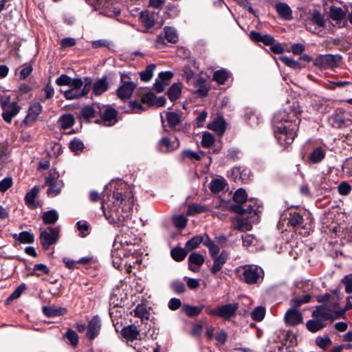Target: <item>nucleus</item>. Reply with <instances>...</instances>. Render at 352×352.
Returning a JSON list of instances; mask_svg holds the SVG:
<instances>
[{"mask_svg": "<svg viewBox=\"0 0 352 352\" xmlns=\"http://www.w3.org/2000/svg\"><path fill=\"white\" fill-rule=\"evenodd\" d=\"M352 191V186L348 182H342L338 186V192L341 195H349Z\"/></svg>", "mask_w": 352, "mask_h": 352, "instance_id": "nucleus-62", "label": "nucleus"}, {"mask_svg": "<svg viewBox=\"0 0 352 352\" xmlns=\"http://www.w3.org/2000/svg\"><path fill=\"white\" fill-rule=\"evenodd\" d=\"M1 107L3 111L2 117L8 123L11 122L12 118L16 116L21 109L15 102H10L8 99L2 101Z\"/></svg>", "mask_w": 352, "mask_h": 352, "instance_id": "nucleus-10", "label": "nucleus"}, {"mask_svg": "<svg viewBox=\"0 0 352 352\" xmlns=\"http://www.w3.org/2000/svg\"><path fill=\"white\" fill-rule=\"evenodd\" d=\"M95 106L98 108L100 112V104L85 105L82 107L80 115L85 120V122H89L91 118H95L98 113L97 109Z\"/></svg>", "mask_w": 352, "mask_h": 352, "instance_id": "nucleus-26", "label": "nucleus"}, {"mask_svg": "<svg viewBox=\"0 0 352 352\" xmlns=\"http://www.w3.org/2000/svg\"><path fill=\"white\" fill-rule=\"evenodd\" d=\"M100 116L102 118L103 124L105 126H113L117 122L118 111L113 107H107L103 112H99Z\"/></svg>", "mask_w": 352, "mask_h": 352, "instance_id": "nucleus-18", "label": "nucleus"}, {"mask_svg": "<svg viewBox=\"0 0 352 352\" xmlns=\"http://www.w3.org/2000/svg\"><path fill=\"white\" fill-rule=\"evenodd\" d=\"M288 217V225L293 227L296 230L300 228H303L304 219L300 212L297 211H291Z\"/></svg>", "mask_w": 352, "mask_h": 352, "instance_id": "nucleus-31", "label": "nucleus"}, {"mask_svg": "<svg viewBox=\"0 0 352 352\" xmlns=\"http://www.w3.org/2000/svg\"><path fill=\"white\" fill-rule=\"evenodd\" d=\"M306 327L309 331L311 333H316L325 327V324L322 323L319 319H309L307 323Z\"/></svg>", "mask_w": 352, "mask_h": 352, "instance_id": "nucleus-42", "label": "nucleus"}, {"mask_svg": "<svg viewBox=\"0 0 352 352\" xmlns=\"http://www.w3.org/2000/svg\"><path fill=\"white\" fill-rule=\"evenodd\" d=\"M285 322L287 325L295 326L302 322V315L300 310L290 308L285 314Z\"/></svg>", "mask_w": 352, "mask_h": 352, "instance_id": "nucleus-16", "label": "nucleus"}, {"mask_svg": "<svg viewBox=\"0 0 352 352\" xmlns=\"http://www.w3.org/2000/svg\"><path fill=\"white\" fill-rule=\"evenodd\" d=\"M228 257V252L226 250H223L219 256L212 258L213 265L210 270L211 274H216L217 272L221 271L223 265L227 262Z\"/></svg>", "mask_w": 352, "mask_h": 352, "instance_id": "nucleus-22", "label": "nucleus"}, {"mask_svg": "<svg viewBox=\"0 0 352 352\" xmlns=\"http://www.w3.org/2000/svg\"><path fill=\"white\" fill-rule=\"evenodd\" d=\"M249 37L252 42L256 43H262L265 45L273 44L275 42L274 36L270 34H261L260 32H256V30H251Z\"/></svg>", "mask_w": 352, "mask_h": 352, "instance_id": "nucleus-21", "label": "nucleus"}, {"mask_svg": "<svg viewBox=\"0 0 352 352\" xmlns=\"http://www.w3.org/2000/svg\"><path fill=\"white\" fill-rule=\"evenodd\" d=\"M65 336L68 340L71 345L74 347H76L79 342V337L75 331L68 329L65 333Z\"/></svg>", "mask_w": 352, "mask_h": 352, "instance_id": "nucleus-59", "label": "nucleus"}, {"mask_svg": "<svg viewBox=\"0 0 352 352\" xmlns=\"http://www.w3.org/2000/svg\"><path fill=\"white\" fill-rule=\"evenodd\" d=\"M346 16V11L343 10L342 8L336 6H331L329 9V17L336 22L341 21Z\"/></svg>", "mask_w": 352, "mask_h": 352, "instance_id": "nucleus-37", "label": "nucleus"}, {"mask_svg": "<svg viewBox=\"0 0 352 352\" xmlns=\"http://www.w3.org/2000/svg\"><path fill=\"white\" fill-rule=\"evenodd\" d=\"M170 287L176 294H182L186 291L185 284L181 280H175L171 282Z\"/></svg>", "mask_w": 352, "mask_h": 352, "instance_id": "nucleus-55", "label": "nucleus"}, {"mask_svg": "<svg viewBox=\"0 0 352 352\" xmlns=\"http://www.w3.org/2000/svg\"><path fill=\"white\" fill-rule=\"evenodd\" d=\"M208 211H210L208 206L201 204L192 203L189 204L187 207L188 215H195L196 214L203 213Z\"/></svg>", "mask_w": 352, "mask_h": 352, "instance_id": "nucleus-39", "label": "nucleus"}, {"mask_svg": "<svg viewBox=\"0 0 352 352\" xmlns=\"http://www.w3.org/2000/svg\"><path fill=\"white\" fill-rule=\"evenodd\" d=\"M182 84L181 82L173 83L168 89L166 95L171 101H175L181 97Z\"/></svg>", "mask_w": 352, "mask_h": 352, "instance_id": "nucleus-34", "label": "nucleus"}, {"mask_svg": "<svg viewBox=\"0 0 352 352\" xmlns=\"http://www.w3.org/2000/svg\"><path fill=\"white\" fill-rule=\"evenodd\" d=\"M302 112V109L298 102H294L292 104L285 107V109L279 111L274 116L275 122H279L283 124H298L300 123V116Z\"/></svg>", "mask_w": 352, "mask_h": 352, "instance_id": "nucleus-4", "label": "nucleus"}, {"mask_svg": "<svg viewBox=\"0 0 352 352\" xmlns=\"http://www.w3.org/2000/svg\"><path fill=\"white\" fill-rule=\"evenodd\" d=\"M206 307V305L201 304L199 306H193L188 304H184L182 307V311L188 317L195 318L199 316L204 308Z\"/></svg>", "mask_w": 352, "mask_h": 352, "instance_id": "nucleus-33", "label": "nucleus"}, {"mask_svg": "<svg viewBox=\"0 0 352 352\" xmlns=\"http://www.w3.org/2000/svg\"><path fill=\"white\" fill-rule=\"evenodd\" d=\"M208 129L219 134H223L226 130V122L222 116H217L214 120L208 124Z\"/></svg>", "mask_w": 352, "mask_h": 352, "instance_id": "nucleus-27", "label": "nucleus"}, {"mask_svg": "<svg viewBox=\"0 0 352 352\" xmlns=\"http://www.w3.org/2000/svg\"><path fill=\"white\" fill-rule=\"evenodd\" d=\"M204 261V255L192 252L188 257V269L191 272H197Z\"/></svg>", "mask_w": 352, "mask_h": 352, "instance_id": "nucleus-19", "label": "nucleus"}, {"mask_svg": "<svg viewBox=\"0 0 352 352\" xmlns=\"http://www.w3.org/2000/svg\"><path fill=\"white\" fill-rule=\"evenodd\" d=\"M38 192L39 188L37 186H34L27 192L25 197V201L28 208L35 210L38 208V207H42L43 203L41 201H35Z\"/></svg>", "mask_w": 352, "mask_h": 352, "instance_id": "nucleus-17", "label": "nucleus"}, {"mask_svg": "<svg viewBox=\"0 0 352 352\" xmlns=\"http://www.w3.org/2000/svg\"><path fill=\"white\" fill-rule=\"evenodd\" d=\"M342 170L344 175L348 177L352 176V157H349L344 161Z\"/></svg>", "mask_w": 352, "mask_h": 352, "instance_id": "nucleus-64", "label": "nucleus"}, {"mask_svg": "<svg viewBox=\"0 0 352 352\" xmlns=\"http://www.w3.org/2000/svg\"><path fill=\"white\" fill-rule=\"evenodd\" d=\"M126 78L130 79L128 74H121L122 85L116 89L117 96L124 100L129 98L133 95V91L136 87V84L131 80H126Z\"/></svg>", "mask_w": 352, "mask_h": 352, "instance_id": "nucleus-8", "label": "nucleus"}, {"mask_svg": "<svg viewBox=\"0 0 352 352\" xmlns=\"http://www.w3.org/2000/svg\"><path fill=\"white\" fill-rule=\"evenodd\" d=\"M203 241L204 236H195L188 239L185 245L188 252L196 249L201 243H202Z\"/></svg>", "mask_w": 352, "mask_h": 352, "instance_id": "nucleus-49", "label": "nucleus"}, {"mask_svg": "<svg viewBox=\"0 0 352 352\" xmlns=\"http://www.w3.org/2000/svg\"><path fill=\"white\" fill-rule=\"evenodd\" d=\"M166 118L168 126L172 129L181 122V115L176 112L166 113Z\"/></svg>", "mask_w": 352, "mask_h": 352, "instance_id": "nucleus-44", "label": "nucleus"}, {"mask_svg": "<svg viewBox=\"0 0 352 352\" xmlns=\"http://www.w3.org/2000/svg\"><path fill=\"white\" fill-rule=\"evenodd\" d=\"M45 183L48 186L47 194L50 197H55L59 195L63 186V182L52 175L45 177Z\"/></svg>", "mask_w": 352, "mask_h": 352, "instance_id": "nucleus-14", "label": "nucleus"}, {"mask_svg": "<svg viewBox=\"0 0 352 352\" xmlns=\"http://www.w3.org/2000/svg\"><path fill=\"white\" fill-rule=\"evenodd\" d=\"M341 283L344 285L346 293H352V274L345 275L341 280Z\"/></svg>", "mask_w": 352, "mask_h": 352, "instance_id": "nucleus-63", "label": "nucleus"}, {"mask_svg": "<svg viewBox=\"0 0 352 352\" xmlns=\"http://www.w3.org/2000/svg\"><path fill=\"white\" fill-rule=\"evenodd\" d=\"M58 219V214L56 210H48L43 214V221L45 225L54 223Z\"/></svg>", "mask_w": 352, "mask_h": 352, "instance_id": "nucleus-48", "label": "nucleus"}, {"mask_svg": "<svg viewBox=\"0 0 352 352\" xmlns=\"http://www.w3.org/2000/svg\"><path fill=\"white\" fill-rule=\"evenodd\" d=\"M108 88L109 83L107 82V77L104 76L94 82L92 86V92L95 96H100L102 94V93L107 91Z\"/></svg>", "mask_w": 352, "mask_h": 352, "instance_id": "nucleus-29", "label": "nucleus"}, {"mask_svg": "<svg viewBox=\"0 0 352 352\" xmlns=\"http://www.w3.org/2000/svg\"><path fill=\"white\" fill-rule=\"evenodd\" d=\"M180 158L182 160L187 158L190 160H195L197 161H199L201 159V157H200L199 155H198L197 153L190 149L183 150L180 153Z\"/></svg>", "mask_w": 352, "mask_h": 352, "instance_id": "nucleus-58", "label": "nucleus"}, {"mask_svg": "<svg viewBox=\"0 0 352 352\" xmlns=\"http://www.w3.org/2000/svg\"><path fill=\"white\" fill-rule=\"evenodd\" d=\"M112 205L109 206V217L111 223L120 226L129 217L133 204V191L126 184L118 183L115 186L112 194Z\"/></svg>", "mask_w": 352, "mask_h": 352, "instance_id": "nucleus-1", "label": "nucleus"}, {"mask_svg": "<svg viewBox=\"0 0 352 352\" xmlns=\"http://www.w3.org/2000/svg\"><path fill=\"white\" fill-rule=\"evenodd\" d=\"M43 111V105L36 102L28 108L26 116L23 118V124L26 126H32L37 120L38 116L42 113Z\"/></svg>", "mask_w": 352, "mask_h": 352, "instance_id": "nucleus-9", "label": "nucleus"}, {"mask_svg": "<svg viewBox=\"0 0 352 352\" xmlns=\"http://www.w3.org/2000/svg\"><path fill=\"white\" fill-rule=\"evenodd\" d=\"M59 122L61 129L67 130L75 124V117L70 113L64 114L59 118Z\"/></svg>", "mask_w": 352, "mask_h": 352, "instance_id": "nucleus-41", "label": "nucleus"}, {"mask_svg": "<svg viewBox=\"0 0 352 352\" xmlns=\"http://www.w3.org/2000/svg\"><path fill=\"white\" fill-rule=\"evenodd\" d=\"M228 78L229 72L223 69L215 71L212 75V80L220 85L224 84L226 81L228 80Z\"/></svg>", "mask_w": 352, "mask_h": 352, "instance_id": "nucleus-45", "label": "nucleus"}, {"mask_svg": "<svg viewBox=\"0 0 352 352\" xmlns=\"http://www.w3.org/2000/svg\"><path fill=\"white\" fill-rule=\"evenodd\" d=\"M256 204H229L228 206V210L234 213L241 215H245L246 218L252 217L253 214L256 213Z\"/></svg>", "mask_w": 352, "mask_h": 352, "instance_id": "nucleus-12", "label": "nucleus"}, {"mask_svg": "<svg viewBox=\"0 0 352 352\" xmlns=\"http://www.w3.org/2000/svg\"><path fill=\"white\" fill-rule=\"evenodd\" d=\"M156 69V65L151 63L146 65L145 70L140 72V78L142 81L148 82L153 76V72Z\"/></svg>", "mask_w": 352, "mask_h": 352, "instance_id": "nucleus-43", "label": "nucleus"}, {"mask_svg": "<svg viewBox=\"0 0 352 352\" xmlns=\"http://www.w3.org/2000/svg\"><path fill=\"white\" fill-rule=\"evenodd\" d=\"M342 63L340 54H318L313 61V65L320 69H333L338 68Z\"/></svg>", "mask_w": 352, "mask_h": 352, "instance_id": "nucleus-5", "label": "nucleus"}, {"mask_svg": "<svg viewBox=\"0 0 352 352\" xmlns=\"http://www.w3.org/2000/svg\"><path fill=\"white\" fill-rule=\"evenodd\" d=\"M348 120L346 119L344 114L342 112H334L328 118L329 124L334 129H342L346 125Z\"/></svg>", "mask_w": 352, "mask_h": 352, "instance_id": "nucleus-24", "label": "nucleus"}, {"mask_svg": "<svg viewBox=\"0 0 352 352\" xmlns=\"http://www.w3.org/2000/svg\"><path fill=\"white\" fill-rule=\"evenodd\" d=\"M42 309L43 315L49 318L63 316L68 311L65 307L54 306H43Z\"/></svg>", "mask_w": 352, "mask_h": 352, "instance_id": "nucleus-30", "label": "nucleus"}, {"mask_svg": "<svg viewBox=\"0 0 352 352\" xmlns=\"http://www.w3.org/2000/svg\"><path fill=\"white\" fill-rule=\"evenodd\" d=\"M165 14L168 18H176L179 14V8L177 4L169 3L166 6Z\"/></svg>", "mask_w": 352, "mask_h": 352, "instance_id": "nucleus-52", "label": "nucleus"}, {"mask_svg": "<svg viewBox=\"0 0 352 352\" xmlns=\"http://www.w3.org/2000/svg\"><path fill=\"white\" fill-rule=\"evenodd\" d=\"M173 223L175 227L183 229L187 226L188 219L183 216V214H178L173 217Z\"/></svg>", "mask_w": 352, "mask_h": 352, "instance_id": "nucleus-57", "label": "nucleus"}, {"mask_svg": "<svg viewBox=\"0 0 352 352\" xmlns=\"http://www.w3.org/2000/svg\"><path fill=\"white\" fill-rule=\"evenodd\" d=\"M266 310L264 307L258 306L254 309L251 316L252 319L255 322H261L265 316Z\"/></svg>", "mask_w": 352, "mask_h": 352, "instance_id": "nucleus-53", "label": "nucleus"}, {"mask_svg": "<svg viewBox=\"0 0 352 352\" xmlns=\"http://www.w3.org/2000/svg\"><path fill=\"white\" fill-rule=\"evenodd\" d=\"M69 149L73 152L82 151L84 148V144L82 140L74 138L69 144Z\"/></svg>", "mask_w": 352, "mask_h": 352, "instance_id": "nucleus-61", "label": "nucleus"}, {"mask_svg": "<svg viewBox=\"0 0 352 352\" xmlns=\"http://www.w3.org/2000/svg\"><path fill=\"white\" fill-rule=\"evenodd\" d=\"M158 146L162 152L173 151L179 148V140L177 138H174L173 140L168 138H163L160 140Z\"/></svg>", "mask_w": 352, "mask_h": 352, "instance_id": "nucleus-20", "label": "nucleus"}, {"mask_svg": "<svg viewBox=\"0 0 352 352\" xmlns=\"http://www.w3.org/2000/svg\"><path fill=\"white\" fill-rule=\"evenodd\" d=\"M164 37L168 43L176 44L179 42V35L177 30L170 26H165L164 28Z\"/></svg>", "mask_w": 352, "mask_h": 352, "instance_id": "nucleus-38", "label": "nucleus"}, {"mask_svg": "<svg viewBox=\"0 0 352 352\" xmlns=\"http://www.w3.org/2000/svg\"><path fill=\"white\" fill-rule=\"evenodd\" d=\"M326 156L324 148L321 146L316 147L309 155L308 159L311 163H318L324 160Z\"/></svg>", "mask_w": 352, "mask_h": 352, "instance_id": "nucleus-36", "label": "nucleus"}, {"mask_svg": "<svg viewBox=\"0 0 352 352\" xmlns=\"http://www.w3.org/2000/svg\"><path fill=\"white\" fill-rule=\"evenodd\" d=\"M50 273V270L45 264L38 263L34 265L31 274L40 277L41 275L49 274Z\"/></svg>", "mask_w": 352, "mask_h": 352, "instance_id": "nucleus-50", "label": "nucleus"}, {"mask_svg": "<svg viewBox=\"0 0 352 352\" xmlns=\"http://www.w3.org/2000/svg\"><path fill=\"white\" fill-rule=\"evenodd\" d=\"M250 170L244 167H234L230 172V177L234 182L246 184L250 181Z\"/></svg>", "mask_w": 352, "mask_h": 352, "instance_id": "nucleus-13", "label": "nucleus"}, {"mask_svg": "<svg viewBox=\"0 0 352 352\" xmlns=\"http://www.w3.org/2000/svg\"><path fill=\"white\" fill-rule=\"evenodd\" d=\"M173 77V73L171 71L161 72L158 74L157 78L153 84V89L157 93L163 92L165 87L168 86L171 79Z\"/></svg>", "mask_w": 352, "mask_h": 352, "instance_id": "nucleus-11", "label": "nucleus"}, {"mask_svg": "<svg viewBox=\"0 0 352 352\" xmlns=\"http://www.w3.org/2000/svg\"><path fill=\"white\" fill-rule=\"evenodd\" d=\"M60 237V228L58 227L48 228L43 230L40 234V242L43 249L47 251L52 245L57 243Z\"/></svg>", "mask_w": 352, "mask_h": 352, "instance_id": "nucleus-7", "label": "nucleus"}, {"mask_svg": "<svg viewBox=\"0 0 352 352\" xmlns=\"http://www.w3.org/2000/svg\"><path fill=\"white\" fill-rule=\"evenodd\" d=\"M248 199L246 191L243 188H238L233 195V200L236 203L235 204L243 205Z\"/></svg>", "mask_w": 352, "mask_h": 352, "instance_id": "nucleus-51", "label": "nucleus"}, {"mask_svg": "<svg viewBox=\"0 0 352 352\" xmlns=\"http://www.w3.org/2000/svg\"><path fill=\"white\" fill-rule=\"evenodd\" d=\"M139 19L146 29H150L155 25V19L153 14H151L148 10L142 11L140 13Z\"/></svg>", "mask_w": 352, "mask_h": 352, "instance_id": "nucleus-35", "label": "nucleus"}, {"mask_svg": "<svg viewBox=\"0 0 352 352\" xmlns=\"http://www.w3.org/2000/svg\"><path fill=\"white\" fill-rule=\"evenodd\" d=\"M121 334L124 339L127 341L133 342L138 339L140 334V331L138 327L134 324L125 326L121 331Z\"/></svg>", "mask_w": 352, "mask_h": 352, "instance_id": "nucleus-28", "label": "nucleus"}, {"mask_svg": "<svg viewBox=\"0 0 352 352\" xmlns=\"http://www.w3.org/2000/svg\"><path fill=\"white\" fill-rule=\"evenodd\" d=\"M298 131V124H285L281 123L280 125L274 126L275 138L278 143L284 148L289 146L294 142Z\"/></svg>", "mask_w": 352, "mask_h": 352, "instance_id": "nucleus-2", "label": "nucleus"}, {"mask_svg": "<svg viewBox=\"0 0 352 352\" xmlns=\"http://www.w3.org/2000/svg\"><path fill=\"white\" fill-rule=\"evenodd\" d=\"M171 257L176 262H182L188 255V251L186 248L177 246L172 248L170 252Z\"/></svg>", "mask_w": 352, "mask_h": 352, "instance_id": "nucleus-40", "label": "nucleus"}, {"mask_svg": "<svg viewBox=\"0 0 352 352\" xmlns=\"http://www.w3.org/2000/svg\"><path fill=\"white\" fill-rule=\"evenodd\" d=\"M101 329V322L100 316L96 315L91 318L87 324L86 336L88 340L92 341L100 334Z\"/></svg>", "mask_w": 352, "mask_h": 352, "instance_id": "nucleus-15", "label": "nucleus"}, {"mask_svg": "<svg viewBox=\"0 0 352 352\" xmlns=\"http://www.w3.org/2000/svg\"><path fill=\"white\" fill-rule=\"evenodd\" d=\"M214 142V136L209 132H206L202 135L201 145L204 148H210Z\"/></svg>", "mask_w": 352, "mask_h": 352, "instance_id": "nucleus-60", "label": "nucleus"}, {"mask_svg": "<svg viewBox=\"0 0 352 352\" xmlns=\"http://www.w3.org/2000/svg\"><path fill=\"white\" fill-rule=\"evenodd\" d=\"M311 20L314 24H316L320 28H325L326 20L323 14L320 11L316 10L311 14Z\"/></svg>", "mask_w": 352, "mask_h": 352, "instance_id": "nucleus-46", "label": "nucleus"}, {"mask_svg": "<svg viewBox=\"0 0 352 352\" xmlns=\"http://www.w3.org/2000/svg\"><path fill=\"white\" fill-rule=\"evenodd\" d=\"M279 59L285 65L295 70L300 69L305 66L300 63V62L294 60L292 58H288L287 56H281L279 57Z\"/></svg>", "mask_w": 352, "mask_h": 352, "instance_id": "nucleus-47", "label": "nucleus"}, {"mask_svg": "<svg viewBox=\"0 0 352 352\" xmlns=\"http://www.w3.org/2000/svg\"><path fill=\"white\" fill-rule=\"evenodd\" d=\"M275 9L279 17L287 21L292 20V10L287 3L278 2L276 3Z\"/></svg>", "mask_w": 352, "mask_h": 352, "instance_id": "nucleus-25", "label": "nucleus"}, {"mask_svg": "<svg viewBox=\"0 0 352 352\" xmlns=\"http://www.w3.org/2000/svg\"><path fill=\"white\" fill-rule=\"evenodd\" d=\"M352 82L347 80H330L327 84H325L324 87L331 89L334 90L336 88H343L346 86H349V85H351Z\"/></svg>", "mask_w": 352, "mask_h": 352, "instance_id": "nucleus-54", "label": "nucleus"}, {"mask_svg": "<svg viewBox=\"0 0 352 352\" xmlns=\"http://www.w3.org/2000/svg\"><path fill=\"white\" fill-rule=\"evenodd\" d=\"M327 308V306L325 305H318L316 307V309L313 311L312 317L314 318H318L320 321L322 320L323 321H327V320H333L334 318L331 314L326 312L325 309Z\"/></svg>", "mask_w": 352, "mask_h": 352, "instance_id": "nucleus-32", "label": "nucleus"}, {"mask_svg": "<svg viewBox=\"0 0 352 352\" xmlns=\"http://www.w3.org/2000/svg\"><path fill=\"white\" fill-rule=\"evenodd\" d=\"M311 105L317 112L322 114L329 113L331 109V107L327 103L324 98L317 96L312 98Z\"/></svg>", "mask_w": 352, "mask_h": 352, "instance_id": "nucleus-23", "label": "nucleus"}, {"mask_svg": "<svg viewBox=\"0 0 352 352\" xmlns=\"http://www.w3.org/2000/svg\"><path fill=\"white\" fill-rule=\"evenodd\" d=\"M239 307V305L237 302L226 304L210 309L208 311V314L211 316H219L224 320H230L235 317Z\"/></svg>", "mask_w": 352, "mask_h": 352, "instance_id": "nucleus-6", "label": "nucleus"}, {"mask_svg": "<svg viewBox=\"0 0 352 352\" xmlns=\"http://www.w3.org/2000/svg\"><path fill=\"white\" fill-rule=\"evenodd\" d=\"M239 278L250 285L256 284L264 278V272L260 266L256 265H244L236 269Z\"/></svg>", "mask_w": 352, "mask_h": 352, "instance_id": "nucleus-3", "label": "nucleus"}, {"mask_svg": "<svg viewBox=\"0 0 352 352\" xmlns=\"http://www.w3.org/2000/svg\"><path fill=\"white\" fill-rule=\"evenodd\" d=\"M226 184L220 180V179H214L212 181L210 185V188L212 192L219 193L223 190Z\"/></svg>", "mask_w": 352, "mask_h": 352, "instance_id": "nucleus-56", "label": "nucleus"}]
</instances>
